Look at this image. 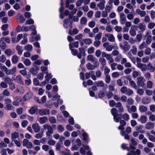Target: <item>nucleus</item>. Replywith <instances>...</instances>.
I'll return each mask as SVG.
<instances>
[{"label": "nucleus", "instance_id": "2", "mask_svg": "<svg viewBox=\"0 0 155 155\" xmlns=\"http://www.w3.org/2000/svg\"><path fill=\"white\" fill-rule=\"evenodd\" d=\"M145 81L146 80L143 77L139 76L137 78V83L138 86L143 87L145 85Z\"/></svg>", "mask_w": 155, "mask_h": 155}, {"label": "nucleus", "instance_id": "63", "mask_svg": "<svg viewBox=\"0 0 155 155\" xmlns=\"http://www.w3.org/2000/svg\"><path fill=\"white\" fill-rule=\"evenodd\" d=\"M84 42L85 44L88 45L91 44L92 42L91 40L89 38L85 39L84 40Z\"/></svg>", "mask_w": 155, "mask_h": 155}, {"label": "nucleus", "instance_id": "24", "mask_svg": "<svg viewBox=\"0 0 155 155\" xmlns=\"http://www.w3.org/2000/svg\"><path fill=\"white\" fill-rule=\"evenodd\" d=\"M15 92L21 94L24 93L25 92L24 87L22 86H18V87Z\"/></svg>", "mask_w": 155, "mask_h": 155}, {"label": "nucleus", "instance_id": "56", "mask_svg": "<svg viewBox=\"0 0 155 155\" xmlns=\"http://www.w3.org/2000/svg\"><path fill=\"white\" fill-rule=\"evenodd\" d=\"M127 18L129 20H133L134 18V15L132 13L128 14L127 15Z\"/></svg>", "mask_w": 155, "mask_h": 155}, {"label": "nucleus", "instance_id": "19", "mask_svg": "<svg viewBox=\"0 0 155 155\" xmlns=\"http://www.w3.org/2000/svg\"><path fill=\"white\" fill-rule=\"evenodd\" d=\"M147 118L146 116L143 115L140 116V118L138 119L139 121L141 122L142 124H145L147 121Z\"/></svg>", "mask_w": 155, "mask_h": 155}, {"label": "nucleus", "instance_id": "44", "mask_svg": "<svg viewBox=\"0 0 155 155\" xmlns=\"http://www.w3.org/2000/svg\"><path fill=\"white\" fill-rule=\"evenodd\" d=\"M110 72V69L107 67L106 66L104 68V74L105 75H109V73Z\"/></svg>", "mask_w": 155, "mask_h": 155}, {"label": "nucleus", "instance_id": "20", "mask_svg": "<svg viewBox=\"0 0 155 155\" xmlns=\"http://www.w3.org/2000/svg\"><path fill=\"white\" fill-rule=\"evenodd\" d=\"M16 67H14L11 69L8 70L6 72V74L7 75L13 74L16 71Z\"/></svg>", "mask_w": 155, "mask_h": 155}, {"label": "nucleus", "instance_id": "51", "mask_svg": "<svg viewBox=\"0 0 155 155\" xmlns=\"http://www.w3.org/2000/svg\"><path fill=\"white\" fill-rule=\"evenodd\" d=\"M102 35V33L101 32L99 33L98 34H96L95 37V40H98L101 39V38Z\"/></svg>", "mask_w": 155, "mask_h": 155}, {"label": "nucleus", "instance_id": "27", "mask_svg": "<svg viewBox=\"0 0 155 155\" xmlns=\"http://www.w3.org/2000/svg\"><path fill=\"white\" fill-rule=\"evenodd\" d=\"M130 46L127 41H125L124 43V50L125 51H128L130 48Z\"/></svg>", "mask_w": 155, "mask_h": 155}, {"label": "nucleus", "instance_id": "48", "mask_svg": "<svg viewBox=\"0 0 155 155\" xmlns=\"http://www.w3.org/2000/svg\"><path fill=\"white\" fill-rule=\"evenodd\" d=\"M96 85L98 87H103L104 85V84L103 81H100L96 82Z\"/></svg>", "mask_w": 155, "mask_h": 155}, {"label": "nucleus", "instance_id": "45", "mask_svg": "<svg viewBox=\"0 0 155 155\" xmlns=\"http://www.w3.org/2000/svg\"><path fill=\"white\" fill-rule=\"evenodd\" d=\"M130 51L133 55L136 54L137 51L136 47L134 46H133L132 47V48L131 49Z\"/></svg>", "mask_w": 155, "mask_h": 155}, {"label": "nucleus", "instance_id": "25", "mask_svg": "<svg viewBox=\"0 0 155 155\" xmlns=\"http://www.w3.org/2000/svg\"><path fill=\"white\" fill-rule=\"evenodd\" d=\"M16 49L18 51V54L21 55L22 54L23 51L22 47L19 45H17L16 47Z\"/></svg>", "mask_w": 155, "mask_h": 155}, {"label": "nucleus", "instance_id": "61", "mask_svg": "<svg viewBox=\"0 0 155 155\" xmlns=\"http://www.w3.org/2000/svg\"><path fill=\"white\" fill-rule=\"evenodd\" d=\"M105 81V82L107 83H109L111 80L110 77L109 75H106Z\"/></svg>", "mask_w": 155, "mask_h": 155}, {"label": "nucleus", "instance_id": "41", "mask_svg": "<svg viewBox=\"0 0 155 155\" xmlns=\"http://www.w3.org/2000/svg\"><path fill=\"white\" fill-rule=\"evenodd\" d=\"M147 88L151 89L153 87V83L150 81H148L147 82Z\"/></svg>", "mask_w": 155, "mask_h": 155}, {"label": "nucleus", "instance_id": "1", "mask_svg": "<svg viewBox=\"0 0 155 155\" xmlns=\"http://www.w3.org/2000/svg\"><path fill=\"white\" fill-rule=\"evenodd\" d=\"M43 127L45 130H47V131L46 132V135L47 137L49 138L53 133V128L51 125L48 124H45L43 125Z\"/></svg>", "mask_w": 155, "mask_h": 155}, {"label": "nucleus", "instance_id": "37", "mask_svg": "<svg viewBox=\"0 0 155 155\" xmlns=\"http://www.w3.org/2000/svg\"><path fill=\"white\" fill-rule=\"evenodd\" d=\"M147 44L144 41H143L142 43L139 46V48L140 50H142L144 48H147Z\"/></svg>", "mask_w": 155, "mask_h": 155}, {"label": "nucleus", "instance_id": "30", "mask_svg": "<svg viewBox=\"0 0 155 155\" xmlns=\"http://www.w3.org/2000/svg\"><path fill=\"white\" fill-rule=\"evenodd\" d=\"M69 20L68 18H66L64 20V26L65 28H67L69 27Z\"/></svg>", "mask_w": 155, "mask_h": 155}, {"label": "nucleus", "instance_id": "49", "mask_svg": "<svg viewBox=\"0 0 155 155\" xmlns=\"http://www.w3.org/2000/svg\"><path fill=\"white\" fill-rule=\"evenodd\" d=\"M137 110L136 107L134 105H133L130 107V110H129V113L136 112L137 111Z\"/></svg>", "mask_w": 155, "mask_h": 155}, {"label": "nucleus", "instance_id": "14", "mask_svg": "<svg viewBox=\"0 0 155 155\" xmlns=\"http://www.w3.org/2000/svg\"><path fill=\"white\" fill-rule=\"evenodd\" d=\"M32 96V94L30 92H28L26 93L24 97V99L25 101L29 100L31 99Z\"/></svg>", "mask_w": 155, "mask_h": 155}, {"label": "nucleus", "instance_id": "18", "mask_svg": "<svg viewBox=\"0 0 155 155\" xmlns=\"http://www.w3.org/2000/svg\"><path fill=\"white\" fill-rule=\"evenodd\" d=\"M154 124L153 122H150L147 123L145 124V128L147 129H151L153 128Z\"/></svg>", "mask_w": 155, "mask_h": 155}, {"label": "nucleus", "instance_id": "16", "mask_svg": "<svg viewBox=\"0 0 155 155\" xmlns=\"http://www.w3.org/2000/svg\"><path fill=\"white\" fill-rule=\"evenodd\" d=\"M137 28L141 32H143L146 29V26L144 23H140L138 25Z\"/></svg>", "mask_w": 155, "mask_h": 155}, {"label": "nucleus", "instance_id": "55", "mask_svg": "<svg viewBox=\"0 0 155 155\" xmlns=\"http://www.w3.org/2000/svg\"><path fill=\"white\" fill-rule=\"evenodd\" d=\"M123 118L126 121L128 120L129 119V115L127 113H125L122 116Z\"/></svg>", "mask_w": 155, "mask_h": 155}, {"label": "nucleus", "instance_id": "58", "mask_svg": "<svg viewBox=\"0 0 155 155\" xmlns=\"http://www.w3.org/2000/svg\"><path fill=\"white\" fill-rule=\"evenodd\" d=\"M7 84L4 82H1L0 84V87L4 88H6L8 87Z\"/></svg>", "mask_w": 155, "mask_h": 155}, {"label": "nucleus", "instance_id": "46", "mask_svg": "<svg viewBox=\"0 0 155 155\" xmlns=\"http://www.w3.org/2000/svg\"><path fill=\"white\" fill-rule=\"evenodd\" d=\"M109 64L110 65L112 70H114L116 69V66L117 65V63L113 62L111 64Z\"/></svg>", "mask_w": 155, "mask_h": 155}, {"label": "nucleus", "instance_id": "57", "mask_svg": "<svg viewBox=\"0 0 155 155\" xmlns=\"http://www.w3.org/2000/svg\"><path fill=\"white\" fill-rule=\"evenodd\" d=\"M127 101L128 105H132L134 103V100L131 98L128 99Z\"/></svg>", "mask_w": 155, "mask_h": 155}, {"label": "nucleus", "instance_id": "8", "mask_svg": "<svg viewBox=\"0 0 155 155\" xmlns=\"http://www.w3.org/2000/svg\"><path fill=\"white\" fill-rule=\"evenodd\" d=\"M106 2L105 0H100V2L97 5L99 8L100 10H102L104 9L105 7V4Z\"/></svg>", "mask_w": 155, "mask_h": 155}, {"label": "nucleus", "instance_id": "39", "mask_svg": "<svg viewBox=\"0 0 155 155\" xmlns=\"http://www.w3.org/2000/svg\"><path fill=\"white\" fill-rule=\"evenodd\" d=\"M99 61L101 63V64L103 66H104L106 65V61L104 58H100L99 59Z\"/></svg>", "mask_w": 155, "mask_h": 155}, {"label": "nucleus", "instance_id": "53", "mask_svg": "<svg viewBox=\"0 0 155 155\" xmlns=\"http://www.w3.org/2000/svg\"><path fill=\"white\" fill-rule=\"evenodd\" d=\"M13 107H14L11 104H9L6 105V107H5V109L8 110H11L13 109Z\"/></svg>", "mask_w": 155, "mask_h": 155}, {"label": "nucleus", "instance_id": "33", "mask_svg": "<svg viewBox=\"0 0 155 155\" xmlns=\"http://www.w3.org/2000/svg\"><path fill=\"white\" fill-rule=\"evenodd\" d=\"M147 66L148 69L151 72H153L155 70V67L154 66H152L150 63H149Z\"/></svg>", "mask_w": 155, "mask_h": 155}, {"label": "nucleus", "instance_id": "26", "mask_svg": "<svg viewBox=\"0 0 155 155\" xmlns=\"http://www.w3.org/2000/svg\"><path fill=\"white\" fill-rule=\"evenodd\" d=\"M19 136V134L18 132H15L11 134V139L12 140H14L15 139L18 138Z\"/></svg>", "mask_w": 155, "mask_h": 155}, {"label": "nucleus", "instance_id": "38", "mask_svg": "<svg viewBox=\"0 0 155 155\" xmlns=\"http://www.w3.org/2000/svg\"><path fill=\"white\" fill-rule=\"evenodd\" d=\"M15 80L18 83L20 84H22L23 85L24 84V83L22 81L20 75L17 76L15 78Z\"/></svg>", "mask_w": 155, "mask_h": 155}, {"label": "nucleus", "instance_id": "3", "mask_svg": "<svg viewBox=\"0 0 155 155\" xmlns=\"http://www.w3.org/2000/svg\"><path fill=\"white\" fill-rule=\"evenodd\" d=\"M23 145L26 147L27 148L31 149L33 147L32 144L27 139L23 140Z\"/></svg>", "mask_w": 155, "mask_h": 155}, {"label": "nucleus", "instance_id": "4", "mask_svg": "<svg viewBox=\"0 0 155 155\" xmlns=\"http://www.w3.org/2000/svg\"><path fill=\"white\" fill-rule=\"evenodd\" d=\"M120 22L121 24H124L127 21V18L126 15L123 13L121 12L120 14Z\"/></svg>", "mask_w": 155, "mask_h": 155}, {"label": "nucleus", "instance_id": "34", "mask_svg": "<svg viewBox=\"0 0 155 155\" xmlns=\"http://www.w3.org/2000/svg\"><path fill=\"white\" fill-rule=\"evenodd\" d=\"M87 19L85 17H82L80 20L81 24L83 25H85L87 24Z\"/></svg>", "mask_w": 155, "mask_h": 155}, {"label": "nucleus", "instance_id": "54", "mask_svg": "<svg viewBox=\"0 0 155 155\" xmlns=\"http://www.w3.org/2000/svg\"><path fill=\"white\" fill-rule=\"evenodd\" d=\"M78 134H80V130H78L77 131H73L72 132L71 135L73 137H76L78 136Z\"/></svg>", "mask_w": 155, "mask_h": 155}, {"label": "nucleus", "instance_id": "5", "mask_svg": "<svg viewBox=\"0 0 155 155\" xmlns=\"http://www.w3.org/2000/svg\"><path fill=\"white\" fill-rule=\"evenodd\" d=\"M79 52L77 54V57L79 59L81 58V56H85V50L83 48H80L79 49Z\"/></svg>", "mask_w": 155, "mask_h": 155}, {"label": "nucleus", "instance_id": "6", "mask_svg": "<svg viewBox=\"0 0 155 155\" xmlns=\"http://www.w3.org/2000/svg\"><path fill=\"white\" fill-rule=\"evenodd\" d=\"M32 127L35 133H38L40 130V127L38 123H36L33 124L32 125Z\"/></svg>", "mask_w": 155, "mask_h": 155}, {"label": "nucleus", "instance_id": "13", "mask_svg": "<svg viewBox=\"0 0 155 155\" xmlns=\"http://www.w3.org/2000/svg\"><path fill=\"white\" fill-rule=\"evenodd\" d=\"M48 120V118L47 117L44 116L40 118L38 121L41 124H43L46 123Z\"/></svg>", "mask_w": 155, "mask_h": 155}, {"label": "nucleus", "instance_id": "52", "mask_svg": "<svg viewBox=\"0 0 155 155\" xmlns=\"http://www.w3.org/2000/svg\"><path fill=\"white\" fill-rule=\"evenodd\" d=\"M111 113L112 115L113 116H116L118 114H117L118 112H117V110L115 108H112L111 110Z\"/></svg>", "mask_w": 155, "mask_h": 155}, {"label": "nucleus", "instance_id": "59", "mask_svg": "<svg viewBox=\"0 0 155 155\" xmlns=\"http://www.w3.org/2000/svg\"><path fill=\"white\" fill-rule=\"evenodd\" d=\"M5 53L7 55L10 56L12 53V51L10 49H7L5 50Z\"/></svg>", "mask_w": 155, "mask_h": 155}, {"label": "nucleus", "instance_id": "60", "mask_svg": "<svg viewBox=\"0 0 155 155\" xmlns=\"http://www.w3.org/2000/svg\"><path fill=\"white\" fill-rule=\"evenodd\" d=\"M121 116L120 114H118L114 116V119L116 122H119V118Z\"/></svg>", "mask_w": 155, "mask_h": 155}, {"label": "nucleus", "instance_id": "50", "mask_svg": "<svg viewBox=\"0 0 155 155\" xmlns=\"http://www.w3.org/2000/svg\"><path fill=\"white\" fill-rule=\"evenodd\" d=\"M6 60V58L4 55L2 54L0 56V62L4 63Z\"/></svg>", "mask_w": 155, "mask_h": 155}, {"label": "nucleus", "instance_id": "22", "mask_svg": "<svg viewBox=\"0 0 155 155\" xmlns=\"http://www.w3.org/2000/svg\"><path fill=\"white\" fill-rule=\"evenodd\" d=\"M106 59L108 61V64H111L114 62V59L113 58L112 55L110 54H108L106 58Z\"/></svg>", "mask_w": 155, "mask_h": 155}, {"label": "nucleus", "instance_id": "32", "mask_svg": "<svg viewBox=\"0 0 155 155\" xmlns=\"http://www.w3.org/2000/svg\"><path fill=\"white\" fill-rule=\"evenodd\" d=\"M25 49L27 51H31L32 50L33 47L31 45L28 44L25 46Z\"/></svg>", "mask_w": 155, "mask_h": 155}, {"label": "nucleus", "instance_id": "12", "mask_svg": "<svg viewBox=\"0 0 155 155\" xmlns=\"http://www.w3.org/2000/svg\"><path fill=\"white\" fill-rule=\"evenodd\" d=\"M39 114L41 116L49 114H50V110L47 109L41 110L39 111Z\"/></svg>", "mask_w": 155, "mask_h": 155}, {"label": "nucleus", "instance_id": "29", "mask_svg": "<svg viewBox=\"0 0 155 155\" xmlns=\"http://www.w3.org/2000/svg\"><path fill=\"white\" fill-rule=\"evenodd\" d=\"M147 110V108L143 105H140L139 106V111L141 112H144Z\"/></svg>", "mask_w": 155, "mask_h": 155}, {"label": "nucleus", "instance_id": "11", "mask_svg": "<svg viewBox=\"0 0 155 155\" xmlns=\"http://www.w3.org/2000/svg\"><path fill=\"white\" fill-rule=\"evenodd\" d=\"M136 13L141 17H144L146 15V13L145 11L141 10L140 9H137L136 10Z\"/></svg>", "mask_w": 155, "mask_h": 155}, {"label": "nucleus", "instance_id": "17", "mask_svg": "<svg viewBox=\"0 0 155 155\" xmlns=\"http://www.w3.org/2000/svg\"><path fill=\"white\" fill-rule=\"evenodd\" d=\"M151 99L150 97H145L143 98L142 102L143 104H146L149 103Z\"/></svg>", "mask_w": 155, "mask_h": 155}, {"label": "nucleus", "instance_id": "40", "mask_svg": "<svg viewBox=\"0 0 155 155\" xmlns=\"http://www.w3.org/2000/svg\"><path fill=\"white\" fill-rule=\"evenodd\" d=\"M23 62L24 64L26 66H29L31 64V62L29 59L26 58L25 59Z\"/></svg>", "mask_w": 155, "mask_h": 155}, {"label": "nucleus", "instance_id": "43", "mask_svg": "<svg viewBox=\"0 0 155 155\" xmlns=\"http://www.w3.org/2000/svg\"><path fill=\"white\" fill-rule=\"evenodd\" d=\"M29 29L30 30H32L33 31L32 34H33L34 35L36 34V31L35 30V27L34 25L31 26L29 27Z\"/></svg>", "mask_w": 155, "mask_h": 155}, {"label": "nucleus", "instance_id": "47", "mask_svg": "<svg viewBox=\"0 0 155 155\" xmlns=\"http://www.w3.org/2000/svg\"><path fill=\"white\" fill-rule=\"evenodd\" d=\"M155 26V23L154 22L149 23L147 25L148 28L150 29H152Z\"/></svg>", "mask_w": 155, "mask_h": 155}, {"label": "nucleus", "instance_id": "31", "mask_svg": "<svg viewBox=\"0 0 155 155\" xmlns=\"http://www.w3.org/2000/svg\"><path fill=\"white\" fill-rule=\"evenodd\" d=\"M15 99L16 100L12 102V104L14 105L17 106L19 104L20 102H21V99L19 98L18 97H16Z\"/></svg>", "mask_w": 155, "mask_h": 155}, {"label": "nucleus", "instance_id": "21", "mask_svg": "<svg viewBox=\"0 0 155 155\" xmlns=\"http://www.w3.org/2000/svg\"><path fill=\"white\" fill-rule=\"evenodd\" d=\"M69 47L71 51V53L74 56H76V55H77L78 51L76 49H72L73 48L72 45L71 44H69Z\"/></svg>", "mask_w": 155, "mask_h": 155}, {"label": "nucleus", "instance_id": "64", "mask_svg": "<svg viewBox=\"0 0 155 155\" xmlns=\"http://www.w3.org/2000/svg\"><path fill=\"white\" fill-rule=\"evenodd\" d=\"M130 34L132 36H135L136 34V31L135 30H134L131 28L130 30L129 31Z\"/></svg>", "mask_w": 155, "mask_h": 155}, {"label": "nucleus", "instance_id": "7", "mask_svg": "<svg viewBox=\"0 0 155 155\" xmlns=\"http://www.w3.org/2000/svg\"><path fill=\"white\" fill-rule=\"evenodd\" d=\"M104 36L107 38L109 41L112 42H114L115 41V38L112 34L106 33L105 34Z\"/></svg>", "mask_w": 155, "mask_h": 155}, {"label": "nucleus", "instance_id": "35", "mask_svg": "<svg viewBox=\"0 0 155 155\" xmlns=\"http://www.w3.org/2000/svg\"><path fill=\"white\" fill-rule=\"evenodd\" d=\"M87 58L88 60L92 62H94V61H95V60L97 59L96 58L94 57L93 55H88L87 56Z\"/></svg>", "mask_w": 155, "mask_h": 155}, {"label": "nucleus", "instance_id": "42", "mask_svg": "<svg viewBox=\"0 0 155 155\" xmlns=\"http://www.w3.org/2000/svg\"><path fill=\"white\" fill-rule=\"evenodd\" d=\"M43 131H41V132L36 134L35 136V138L37 139H40L43 136Z\"/></svg>", "mask_w": 155, "mask_h": 155}, {"label": "nucleus", "instance_id": "23", "mask_svg": "<svg viewBox=\"0 0 155 155\" xmlns=\"http://www.w3.org/2000/svg\"><path fill=\"white\" fill-rule=\"evenodd\" d=\"M37 106H34L31 107L29 110V112L31 114H35L37 111Z\"/></svg>", "mask_w": 155, "mask_h": 155}, {"label": "nucleus", "instance_id": "62", "mask_svg": "<svg viewBox=\"0 0 155 155\" xmlns=\"http://www.w3.org/2000/svg\"><path fill=\"white\" fill-rule=\"evenodd\" d=\"M57 130L59 132H63L64 131V129L62 125H59L57 126Z\"/></svg>", "mask_w": 155, "mask_h": 155}, {"label": "nucleus", "instance_id": "36", "mask_svg": "<svg viewBox=\"0 0 155 155\" xmlns=\"http://www.w3.org/2000/svg\"><path fill=\"white\" fill-rule=\"evenodd\" d=\"M87 68L89 70H93L95 69L94 65H92L90 63H88L86 65Z\"/></svg>", "mask_w": 155, "mask_h": 155}, {"label": "nucleus", "instance_id": "10", "mask_svg": "<svg viewBox=\"0 0 155 155\" xmlns=\"http://www.w3.org/2000/svg\"><path fill=\"white\" fill-rule=\"evenodd\" d=\"M137 66L139 68L141 69L142 71H145L147 68V66L146 64L141 63H137Z\"/></svg>", "mask_w": 155, "mask_h": 155}, {"label": "nucleus", "instance_id": "15", "mask_svg": "<svg viewBox=\"0 0 155 155\" xmlns=\"http://www.w3.org/2000/svg\"><path fill=\"white\" fill-rule=\"evenodd\" d=\"M128 79L129 82V83L131 87H133L135 89H137V86L134 81L132 80L130 78H128Z\"/></svg>", "mask_w": 155, "mask_h": 155}, {"label": "nucleus", "instance_id": "9", "mask_svg": "<svg viewBox=\"0 0 155 155\" xmlns=\"http://www.w3.org/2000/svg\"><path fill=\"white\" fill-rule=\"evenodd\" d=\"M16 19L17 22L20 23H24L25 20V18L24 17L19 14H18L17 15Z\"/></svg>", "mask_w": 155, "mask_h": 155}, {"label": "nucleus", "instance_id": "28", "mask_svg": "<svg viewBox=\"0 0 155 155\" xmlns=\"http://www.w3.org/2000/svg\"><path fill=\"white\" fill-rule=\"evenodd\" d=\"M19 58L17 56L15 55L12 57V63L14 64L17 63L18 61Z\"/></svg>", "mask_w": 155, "mask_h": 155}]
</instances>
